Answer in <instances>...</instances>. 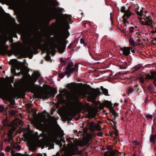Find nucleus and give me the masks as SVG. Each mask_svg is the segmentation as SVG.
<instances>
[{
  "label": "nucleus",
  "instance_id": "1",
  "mask_svg": "<svg viewBox=\"0 0 156 156\" xmlns=\"http://www.w3.org/2000/svg\"><path fill=\"white\" fill-rule=\"evenodd\" d=\"M67 43L66 40H23V44L19 42L12 43V46L17 54L31 58L33 54L37 53L39 49L53 55L56 49L59 53H62Z\"/></svg>",
  "mask_w": 156,
  "mask_h": 156
},
{
  "label": "nucleus",
  "instance_id": "2",
  "mask_svg": "<svg viewBox=\"0 0 156 156\" xmlns=\"http://www.w3.org/2000/svg\"><path fill=\"white\" fill-rule=\"evenodd\" d=\"M36 125L38 128H41L46 131V133H44L43 139L36 142H30L29 144L30 149L32 151H34L37 146L43 148L45 146L49 147V149L54 148V143L56 142L60 145L61 147L62 144L57 140L58 136L62 137L63 135L62 131L51 128L50 124L43 125H42L40 121L36 123Z\"/></svg>",
  "mask_w": 156,
  "mask_h": 156
},
{
  "label": "nucleus",
  "instance_id": "3",
  "mask_svg": "<svg viewBox=\"0 0 156 156\" xmlns=\"http://www.w3.org/2000/svg\"><path fill=\"white\" fill-rule=\"evenodd\" d=\"M75 86L74 85L71 84L69 87L70 91L66 89H64L61 91L60 94L57 96L59 102L62 104L65 103L66 102L65 98L69 102L76 101L79 98L81 97H84L86 95L88 94L89 95L87 98L88 100L89 101L93 102L97 97L100 95L99 90H93L89 94L86 89H80L75 90Z\"/></svg>",
  "mask_w": 156,
  "mask_h": 156
},
{
  "label": "nucleus",
  "instance_id": "4",
  "mask_svg": "<svg viewBox=\"0 0 156 156\" xmlns=\"http://www.w3.org/2000/svg\"><path fill=\"white\" fill-rule=\"evenodd\" d=\"M40 75L38 72L36 71L34 72L31 76L29 75L27 81L23 85L22 88L24 91H29L33 93L36 98L46 99L48 96H51V93L54 92V90H48L34 84Z\"/></svg>",
  "mask_w": 156,
  "mask_h": 156
},
{
  "label": "nucleus",
  "instance_id": "5",
  "mask_svg": "<svg viewBox=\"0 0 156 156\" xmlns=\"http://www.w3.org/2000/svg\"><path fill=\"white\" fill-rule=\"evenodd\" d=\"M72 22V16L70 15L65 14L63 16L62 21L64 26L59 28L56 32V35L58 38H46V39H67L70 35V33L68 30L70 28L69 24L71 23ZM20 39H43V38H24L21 37ZM44 39H45V38H44Z\"/></svg>",
  "mask_w": 156,
  "mask_h": 156
},
{
  "label": "nucleus",
  "instance_id": "6",
  "mask_svg": "<svg viewBox=\"0 0 156 156\" xmlns=\"http://www.w3.org/2000/svg\"><path fill=\"white\" fill-rule=\"evenodd\" d=\"M83 111H87V115L88 118L94 117L97 114V110L94 108H90L87 104H83L81 102L78 103L77 105L76 108H72L69 110V113L71 116H74L78 112Z\"/></svg>",
  "mask_w": 156,
  "mask_h": 156
},
{
  "label": "nucleus",
  "instance_id": "7",
  "mask_svg": "<svg viewBox=\"0 0 156 156\" xmlns=\"http://www.w3.org/2000/svg\"><path fill=\"white\" fill-rule=\"evenodd\" d=\"M67 140L69 144H67L69 150L66 154L68 156L75 154L78 151V146H82L85 145L86 143L82 140H78L76 139L73 138H68Z\"/></svg>",
  "mask_w": 156,
  "mask_h": 156
},
{
  "label": "nucleus",
  "instance_id": "8",
  "mask_svg": "<svg viewBox=\"0 0 156 156\" xmlns=\"http://www.w3.org/2000/svg\"><path fill=\"white\" fill-rule=\"evenodd\" d=\"M47 115L48 119H47L44 117L42 116L41 117H37L35 119L34 121V126L37 129H40L43 131V135H44V133H46V131L41 128L38 127L36 125V124L37 123V122H39L40 121L41 124L44 126L45 125L48 124H50L51 128H52L51 127V123L55 121V117L50 115L49 113H47Z\"/></svg>",
  "mask_w": 156,
  "mask_h": 156
},
{
  "label": "nucleus",
  "instance_id": "9",
  "mask_svg": "<svg viewBox=\"0 0 156 156\" xmlns=\"http://www.w3.org/2000/svg\"><path fill=\"white\" fill-rule=\"evenodd\" d=\"M23 124V122L21 120H19L16 119L11 122V124L10 125L11 126L12 129L9 130L7 135V137L4 140V142L6 143H8L10 142L12 139L13 136V131L17 128V127L22 125Z\"/></svg>",
  "mask_w": 156,
  "mask_h": 156
},
{
  "label": "nucleus",
  "instance_id": "10",
  "mask_svg": "<svg viewBox=\"0 0 156 156\" xmlns=\"http://www.w3.org/2000/svg\"><path fill=\"white\" fill-rule=\"evenodd\" d=\"M66 63H68L67 66L66 67L65 73L67 76V77H69L70 75L72 74L73 71L76 70H77L78 68V64L76 63L74 68H71L73 67V64L72 61H71L70 59H67L65 62Z\"/></svg>",
  "mask_w": 156,
  "mask_h": 156
},
{
  "label": "nucleus",
  "instance_id": "11",
  "mask_svg": "<svg viewBox=\"0 0 156 156\" xmlns=\"http://www.w3.org/2000/svg\"><path fill=\"white\" fill-rule=\"evenodd\" d=\"M5 40H0V54L5 55H7L11 56L13 53L12 50H7L8 46L6 45Z\"/></svg>",
  "mask_w": 156,
  "mask_h": 156
},
{
  "label": "nucleus",
  "instance_id": "12",
  "mask_svg": "<svg viewBox=\"0 0 156 156\" xmlns=\"http://www.w3.org/2000/svg\"><path fill=\"white\" fill-rule=\"evenodd\" d=\"M129 42L131 47H124L120 48V50L123 52V54L125 56H128L130 54L132 47H135L139 45V43L134 41V40H129Z\"/></svg>",
  "mask_w": 156,
  "mask_h": 156
},
{
  "label": "nucleus",
  "instance_id": "13",
  "mask_svg": "<svg viewBox=\"0 0 156 156\" xmlns=\"http://www.w3.org/2000/svg\"><path fill=\"white\" fill-rule=\"evenodd\" d=\"M0 98L8 101L12 99L10 93L6 89L0 90Z\"/></svg>",
  "mask_w": 156,
  "mask_h": 156
},
{
  "label": "nucleus",
  "instance_id": "14",
  "mask_svg": "<svg viewBox=\"0 0 156 156\" xmlns=\"http://www.w3.org/2000/svg\"><path fill=\"white\" fill-rule=\"evenodd\" d=\"M16 66V69L18 70L20 69V72L17 73L18 76L20 75L21 74L24 75L27 72V67L24 64L21 63H18V65Z\"/></svg>",
  "mask_w": 156,
  "mask_h": 156
},
{
  "label": "nucleus",
  "instance_id": "15",
  "mask_svg": "<svg viewBox=\"0 0 156 156\" xmlns=\"http://www.w3.org/2000/svg\"><path fill=\"white\" fill-rule=\"evenodd\" d=\"M48 17L47 19L48 22L55 19L56 16L55 13L54 12L53 9L51 6L48 7Z\"/></svg>",
  "mask_w": 156,
  "mask_h": 156
},
{
  "label": "nucleus",
  "instance_id": "16",
  "mask_svg": "<svg viewBox=\"0 0 156 156\" xmlns=\"http://www.w3.org/2000/svg\"><path fill=\"white\" fill-rule=\"evenodd\" d=\"M145 79L147 80L152 79L153 83L156 87V72H151L150 73L145 75Z\"/></svg>",
  "mask_w": 156,
  "mask_h": 156
},
{
  "label": "nucleus",
  "instance_id": "17",
  "mask_svg": "<svg viewBox=\"0 0 156 156\" xmlns=\"http://www.w3.org/2000/svg\"><path fill=\"white\" fill-rule=\"evenodd\" d=\"M132 13L131 12H128L126 11L124 13V14L122 17L123 18L122 22L124 25L126 26L127 24H129V22L127 20L129 17L132 15Z\"/></svg>",
  "mask_w": 156,
  "mask_h": 156
},
{
  "label": "nucleus",
  "instance_id": "18",
  "mask_svg": "<svg viewBox=\"0 0 156 156\" xmlns=\"http://www.w3.org/2000/svg\"><path fill=\"white\" fill-rule=\"evenodd\" d=\"M144 19L146 21L144 25L154 28V27L155 26V24L154 23H153V20L151 16H146Z\"/></svg>",
  "mask_w": 156,
  "mask_h": 156
},
{
  "label": "nucleus",
  "instance_id": "19",
  "mask_svg": "<svg viewBox=\"0 0 156 156\" xmlns=\"http://www.w3.org/2000/svg\"><path fill=\"white\" fill-rule=\"evenodd\" d=\"M10 62L14 66V67H12L11 69L12 73L14 75H17V74L15 72V69H16V66L18 65L17 60L16 59L12 60L10 61Z\"/></svg>",
  "mask_w": 156,
  "mask_h": 156
},
{
  "label": "nucleus",
  "instance_id": "20",
  "mask_svg": "<svg viewBox=\"0 0 156 156\" xmlns=\"http://www.w3.org/2000/svg\"><path fill=\"white\" fill-rule=\"evenodd\" d=\"M23 137L25 140L29 141L31 139L32 135L30 132H28L24 134Z\"/></svg>",
  "mask_w": 156,
  "mask_h": 156
},
{
  "label": "nucleus",
  "instance_id": "21",
  "mask_svg": "<svg viewBox=\"0 0 156 156\" xmlns=\"http://www.w3.org/2000/svg\"><path fill=\"white\" fill-rule=\"evenodd\" d=\"M9 122L8 120L6 119H4L2 121V123L4 126L5 127H7L8 128V129H9V130H10V129H12L11 127L10 126V125L11 124H11H9Z\"/></svg>",
  "mask_w": 156,
  "mask_h": 156
},
{
  "label": "nucleus",
  "instance_id": "22",
  "mask_svg": "<svg viewBox=\"0 0 156 156\" xmlns=\"http://www.w3.org/2000/svg\"><path fill=\"white\" fill-rule=\"evenodd\" d=\"M67 150L66 151H65L64 154H63L61 152H58L56 154V155H54L53 156H68V155H67L66 153L67 151H68L69 150V148L67 147V146L66 147ZM72 155H71V156H72Z\"/></svg>",
  "mask_w": 156,
  "mask_h": 156
},
{
  "label": "nucleus",
  "instance_id": "23",
  "mask_svg": "<svg viewBox=\"0 0 156 156\" xmlns=\"http://www.w3.org/2000/svg\"><path fill=\"white\" fill-rule=\"evenodd\" d=\"M103 104L104 106L107 107L108 108L110 109H112V104L110 102L107 101H105L104 102Z\"/></svg>",
  "mask_w": 156,
  "mask_h": 156
},
{
  "label": "nucleus",
  "instance_id": "24",
  "mask_svg": "<svg viewBox=\"0 0 156 156\" xmlns=\"http://www.w3.org/2000/svg\"><path fill=\"white\" fill-rule=\"evenodd\" d=\"M137 28V27L136 26H135L134 27H130L129 28V35L128 36H131V35L130 34H133V33L134 32V30L135 28Z\"/></svg>",
  "mask_w": 156,
  "mask_h": 156
},
{
  "label": "nucleus",
  "instance_id": "25",
  "mask_svg": "<svg viewBox=\"0 0 156 156\" xmlns=\"http://www.w3.org/2000/svg\"><path fill=\"white\" fill-rule=\"evenodd\" d=\"M96 124L94 122H91L89 126V128L92 131H94L95 130V126H96Z\"/></svg>",
  "mask_w": 156,
  "mask_h": 156
},
{
  "label": "nucleus",
  "instance_id": "26",
  "mask_svg": "<svg viewBox=\"0 0 156 156\" xmlns=\"http://www.w3.org/2000/svg\"><path fill=\"white\" fill-rule=\"evenodd\" d=\"M11 145L13 148L18 150H20L21 149L20 146L18 145L17 144H11Z\"/></svg>",
  "mask_w": 156,
  "mask_h": 156
},
{
  "label": "nucleus",
  "instance_id": "27",
  "mask_svg": "<svg viewBox=\"0 0 156 156\" xmlns=\"http://www.w3.org/2000/svg\"><path fill=\"white\" fill-rule=\"evenodd\" d=\"M156 138V135H152L150 137V141L151 142L154 143L155 142V140Z\"/></svg>",
  "mask_w": 156,
  "mask_h": 156
},
{
  "label": "nucleus",
  "instance_id": "28",
  "mask_svg": "<svg viewBox=\"0 0 156 156\" xmlns=\"http://www.w3.org/2000/svg\"><path fill=\"white\" fill-rule=\"evenodd\" d=\"M109 153L111 155V154L112 153V154H113V155L114 156H116V155H117V154L118 153H119V152L117 150H115V151H111L109 152Z\"/></svg>",
  "mask_w": 156,
  "mask_h": 156
},
{
  "label": "nucleus",
  "instance_id": "29",
  "mask_svg": "<svg viewBox=\"0 0 156 156\" xmlns=\"http://www.w3.org/2000/svg\"><path fill=\"white\" fill-rule=\"evenodd\" d=\"M69 59V58H68L65 59V60H63V58H61L60 59V60L61 61V62H62V63L63 64H64V65L66 66L67 65H67L68 64V63H66L65 62L66 60L67 59Z\"/></svg>",
  "mask_w": 156,
  "mask_h": 156
},
{
  "label": "nucleus",
  "instance_id": "30",
  "mask_svg": "<svg viewBox=\"0 0 156 156\" xmlns=\"http://www.w3.org/2000/svg\"><path fill=\"white\" fill-rule=\"evenodd\" d=\"M121 32L122 33H124L126 36H129V32L128 31H127L125 29H122L121 30Z\"/></svg>",
  "mask_w": 156,
  "mask_h": 156
},
{
  "label": "nucleus",
  "instance_id": "31",
  "mask_svg": "<svg viewBox=\"0 0 156 156\" xmlns=\"http://www.w3.org/2000/svg\"><path fill=\"white\" fill-rule=\"evenodd\" d=\"M103 93V94H105V95H108V90L105 89H103L102 90Z\"/></svg>",
  "mask_w": 156,
  "mask_h": 156
},
{
  "label": "nucleus",
  "instance_id": "32",
  "mask_svg": "<svg viewBox=\"0 0 156 156\" xmlns=\"http://www.w3.org/2000/svg\"><path fill=\"white\" fill-rule=\"evenodd\" d=\"M144 77L140 76L139 78L140 81L142 83L144 82Z\"/></svg>",
  "mask_w": 156,
  "mask_h": 156
},
{
  "label": "nucleus",
  "instance_id": "33",
  "mask_svg": "<svg viewBox=\"0 0 156 156\" xmlns=\"http://www.w3.org/2000/svg\"><path fill=\"white\" fill-rule=\"evenodd\" d=\"M120 11H121V12L124 13L126 11V8H125V6H122L121 8Z\"/></svg>",
  "mask_w": 156,
  "mask_h": 156
},
{
  "label": "nucleus",
  "instance_id": "34",
  "mask_svg": "<svg viewBox=\"0 0 156 156\" xmlns=\"http://www.w3.org/2000/svg\"><path fill=\"white\" fill-rule=\"evenodd\" d=\"M17 112V111L16 110H11L10 112V113L12 115H15L16 113Z\"/></svg>",
  "mask_w": 156,
  "mask_h": 156
},
{
  "label": "nucleus",
  "instance_id": "35",
  "mask_svg": "<svg viewBox=\"0 0 156 156\" xmlns=\"http://www.w3.org/2000/svg\"><path fill=\"white\" fill-rule=\"evenodd\" d=\"M51 2L55 6H57L59 4L58 2L56 0H52Z\"/></svg>",
  "mask_w": 156,
  "mask_h": 156
},
{
  "label": "nucleus",
  "instance_id": "36",
  "mask_svg": "<svg viewBox=\"0 0 156 156\" xmlns=\"http://www.w3.org/2000/svg\"><path fill=\"white\" fill-rule=\"evenodd\" d=\"M96 126H95V130H100L101 129V127L99 124H96Z\"/></svg>",
  "mask_w": 156,
  "mask_h": 156
},
{
  "label": "nucleus",
  "instance_id": "37",
  "mask_svg": "<svg viewBox=\"0 0 156 156\" xmlns=\"http://www.w3.org/2000/svg\"><path fill=\"white\" fill-rule=\"evenodd\" d=\"M65 75H66L65 73V74L63 73H59L58 76L60 78H62L65 76Z\"/></svg>",
  "mask_w": 156,
  "mask_h": 156
},
{
  "label": "nucleus",
  "instance_id": "38",
  "mask_svg": "<svg viewBox=\"0 0 156 156\" xmlns=\"http://www.w3.org/2000/svg\"><path fill=\"white\" fill-rule=\"evenodd\" d=\"M113 154H112L111 155H110L109 152H106L105 153V156H114L113 155Z\"/></svg>",
  "mask_w": 156,
  "mask_h": 156
},
{
  "label": "nucleus",
  "instance_id": "39",
  "mask_svg": "<svg viewBox=\"0 0 156 156\" xmlns=\"http://www.w3.org/2000/svg\"><path fill=\"white\" fill-rule=\"evenodd\" d=\"M13 156H24V155L19 153H16L13 154Z\"/></svg>",
  "mask_w": 156,
  "mask_h": 156
},
{
  "label": "nucleus",
  "instance_id": "40",
  "mask_svg": "<svg viewBox=\"0 0 156 156\" xmlns=\"http://www.w3.org/2000/svg\"><path fill=\"white\" fill-rule=\"evenodd\" d=\"M133 91V89L132 88L130 87L128 90V93L129 94L131 93Z\"/></svg>",
  "mask_w": 156,
  "mask_h": 156
},
{
  "label": "nucleus",
  "instance_id": "41",
  "mask_svg": "<svg viewBox=\"0 0 156 156\" xmlns=\"http://www.w3.org/2000/svg\"><path fill=\"white\" fill-rule=\"evenodd\" d=\"M11 150V148L9 146L5 148V151L7 152H9Z\"/></svg>",
  "mask_w": 156,
  "mask_h": 156
},
{
  "label": "nucleus",
  "instance_id": "42",
  "mask_svg": "<svg viewBox=\"0 0 156 156\" xmlns=\"http://www.w3.org/2000/svg\"><path fill=\"white\" fill-rule=\"evenodd\" d=\"M146 117L148 119H152L153 116L152 115H146Z\"/></svg>",
  "mask_w": 156,
  "mask_h": 156
},
{
  "label": "nucleus",
  "instance_id": "43",
  "mask_svg": "<svg viewBox=\"0 0 156 156\" xmlns=\"http://www.w3.org/2000/svg\"><path fill=\"white\" fill-rule=\"evenodd\" d=\"M96 135L98 136H100L102 135V133L100 132H98L97 133Z\"/></svg>",
  "mask_w": 156,
  "mask_h": 156
},
{
  "label": "nucleus",
  "instance_id": "44",
  "mask_svg": "<svg viewBox=\"0 0 156 156\" xmlns=\"http://www.w3.org/2000/svg\"><path fill=\"white\" fill-rule=\"evenodd\" d=\"M133 144L135 145H139L140 143L139 142L137 141L136 140L134 141L133 142Z\"/></svg>",
  "mask_w": 156,
  "mask_h": 156
},
{
  "label": "nucleus",
  "instance_id": "45",
  "mask_svg": "<svg viewBox=\"0 0 156 156\" xmlns=\"http://www.w3.org/2000/svg\"><path fill=\"white\" fill-rule=\"evenodd\" d=\"M80 42L81 44H83L84 46H85L86 45V43L85 42L84 40H80Z\"/></svg>",
  "mask_w": 156,
  "mask_h": 156
},
{
  "label": "nucleus",
  "instance_id": "46",
  "mask_svg": "<svg viewBox=\"0 0 156 156\" xmlns=\"http://www.w3.org/2000/svg\"><path fill=\"white\" fill-rule=\"evenodd\" d=\"M133 4V3H132L131 4V5L128 7V9L126 10V11L130 12V9H131V8L132 7V6H133L132 4Z\"/></svg>",
  "mask_w": 156,
  "mask_h": 156
},
{
  "label": "nucleus",
  "instance_id": "47",
  "mask_svg": "<svg viewBox=\"0 0 156 156\" xmlns=\"http://www.w3.org/2000/svg\"><path fill=\"white\" fill-rule=\"evenodd\" d=\"M29 28L31 31H33L34 30V28L32 26H30Z\"/></svg>",
  "mask_w": 156,
  "mask_h": 156
},
{
  "label": "nucleus",
  "instance_id": "48",
  "mask_svg": "<svg viewBox=\"0 0 156 156\" xmlns=\"http://www.w3.org/2000/svg\"><path fill=\"white\" fill-rule=\"evenodd\" d=\"M4 110V107L2 105H0V111L1 112H3Z\"/></svg>",
  "mask_w": 156,
  "mask_h": 156
},
{
  "label": "nucleus",
  "instance_id": "49",
  "mask_svg": "<svg viewBox=\"0 0 156 156\" xmlns=\"http://www.w3.org/2000/svg\"><path fill=\"white\" fill-rule=\"evenodd\" d=\"M140 69L139 66H135V69L136 70H137Z\"/></svg>",
  "mask_w": 156,
  "mask_h": 156
},
{
  "label": "nucleus",
  "instance_id": "50",
  "mask_svg": "<svg viewBox=\"0 0 156 156\" xmlns=\"http://www.w3.org/2000/svg\"><path fill=\"white\" fill-rule=\"evenodd\" d=\"M151 42V43L153 44H154L156 43V40H152Z\"/></svg>",
  "mask_w": 156,
  "mask_h": 156
},
{
  "label": "nucleus",
  "instance_id": "51",
  "mask_svg": "<svg viewBox=\"0 0 156 156\" xmlns=\"http://www.w3.org/2000/svg\"><path fill=\"white\" fill-rule=\"evenodd\" d=\"M136 13L138 16H141L140 13V12H139L137 10L136 11Z\"/></svg>",
  "mask_w": 156,
  "mask_h": 156
},
{
  "label": "nucleus",
  "instance_id": "52",
  "mask_svg": "<svg viewBox=\"0 0 156 156\" xmlns=\"http://www.w3.org/2000/svg\"><path fill=\"white\" fill-rule=\"evenodd\" d=\"M0 156H5L4 153L3 152H0Z\"/></svg>",
  "mask_w": 156,
  "mask_h": 156
},
{
  "label": "nucleus",
  "instance_id": "53",
  "mask_svg": "<svg viewBox=\"0 0 156 156\" xmlns=\"http://www.w3.org/2000/svg\"><path fill=\"white\" fill-rule=\"evenodd\" d=\"M140 12V13L141 16H142L143 15V11L142 10H140L139 12Z\"/></svg>",
  "mask_w": 156,
  "mask_h": 156
},
{
  "label": "nucleus",
  "instance_id": "54",
  "mask_svg": "<svg viewBox=\"0 0 156 156\" xmlns=\"http://www.w3.org/2000/svg\"><path fill=\"white\" fill-rule=\"evenodd\" d=\"M73 44V43H71L68 46V48H71V45Z\"/></svg>",
  "mask_w": 156,
  "mask_h": 156
},
{
  "label": "nucleus",
  "instance_id": "55",
  "mask_svg": "<svg viewBox=\"0 0 156 156\" xmlns=\"http://www.w3.org/2000/svg\"><path fill=\"white\" fill-rule=\"evenodd\" d=\"M115 134L116 136H117L118 135L117 131H115Z\"/></svg>",
  "mask_w": 156,
  "mask_h": 156
},
{
  "label": "nucleus",
  "instance_id": "56",
  "mask_svg": "<svg viewBox=\"0 0 156 156\" xmlns=\"http://www.w3.org/2000/svg\"><path fill=\"white\" fill-rule=\"evenodd\" d=\"M111 14H112V13H110V19H111V20L112 21V18L111 17Z\"/></svg>",
  "mask_w": 156,
  "mask_h": 156
},
{
  "label": "nucleus",
  "instance_id": "57",
  "mask_svg": "<svg viewBox=\"0 0 156 156\" xmlns=\"http://www.w3.org/2000/svg\"><path fill=\"white\" fill-rule=\"evenodd\" d=\"M36 156H42V155L41 154H37Z\"/></svg>",
  "mask_w": 156,
  "mask_h": 156
},
{
  "label": "nucleus",
  "instance_id": "58",
  "mask_svg": "<svg viewBox=\"0 0 156 156\" xmlns=\"http://www.w3.org/2000/svg\"><path fill=\"white\" fill-rule=\"evenodd\" d=\"M131 51L133 53H134L135 52V51L134 50H132V49L131 50Z\"/></svg>",
  "mask_w": 156,
  "mask_h": 156
},
{
  "label": "nucleus",
  "instance_id": "59",
  "mask_svg": "<svg viewBox=\"0 0 156 156\" xmlns=\"http://www.w3.org/2000/svg\"><path fill=\"white\" fill-rule=\"evenodd\" d=\"M112 111H113V114H114L115 112V111L113 109H112Z\"/></svg>",
  "mask_w": 156,
  "mask_h": 156
},
{
  "label": "nucleus",
  "instance_id": "60",
  "mask_svg": "<svg viewBox=\"0 0 156 156\" xmlns=\"http://www.w3.org/2000/svg\"><path fill=\"white\" fill-rule=\"evenodd\" d=\"M0 145H1V148L2 147L3 145V144L2 143H1Z\"/></svg>",
  "mask_w": 156,
  "mask_h": 156
},
{
  "label": "nucleus",
  "instance_id": "61",
  "mask_svg": "<svg viewBox=\"0 0 156 156\" xmlns=\"http://www.w3.org/2000/svg\"><path fill=\"white\" fill-rule=\"evenodd\" d=\"M133 156H137L135 154H133Z\"/></svg>",
  "mask_w": 156,
  "mask_h": 156
},
{
  "label": "nucleus",
  "instance_id": "62",
  "mask_svg": "<svg viewBox=\"0 0 156 156\" xmlns=\"http://www.w3.org/2000/svg\"><path fill=\"white\" fill-rule=\"evenodd\" d=\"M118 105V104H117V103L115 104V105Z\"/></svg>",
  "mask_w": 156,
  "mask_h": 156
},
{
  "label": "nucleus",
  "instance_id": "63",
  "mask_svg": "<svg viewBox=\"0 0 156 156\" xmlns=\"http://www.w3.org/2000/svg\"><path fill=\"white\" fill-rule=\"evenodd\" d=\"M11 40V42H12V41L13 40L12 39V40Z\"/></svg>",
  "mask_w": 156,
  "mask_h": 156
},
{
  "label": "nucleus",
  "instance_id": "64",
  "mask_svg": "<svg viewBox=\"0 0 156 156\" xmlns=\"http://www.w3.org/2000/svg\"><path fill=\"white\" fill-rule=\"evenodd\" d=\"M129 39H133V38L132 37H131Z\"/></svg>",
  "mask_w": 156,
  "mask_h": 156
}]
</instances>
